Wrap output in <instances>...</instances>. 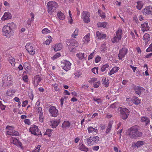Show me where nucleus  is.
Here are the masks:
<instances>
[{"label":"nucleus","mask_w":152,"mask_h":152,"mask_svg":"<svg viewBox=\"0 0 152 152\" xmlns=\"http://www.w3.org/2000/svg\"><path fill=\"white\" fill-rule=\"evenodd\" d=\"M139 127L137 125H135L130 127L128 130V134L132 139H135L142 136V132L139 131Z\"/></svg>","instance_id":"f257e3e1"},{"label":"nucleus","mask_w":152,"mask_h":152,"mask_svg":"<svg viewBox=\"0 0 152 152\" xmlns=\"http://www.w3.org/2000/svg\"><path fill=\"white\" fill-rule=\"evenodd\" d=\"M16 27V26L14 23H7L3 28L2 32L3 35L7 37H10L12 35V30L15 29Z\"/></svg>","instance_id":"f03ea898"},{"label":"nucleus","mask_w":152,"mask_h":152,"mask_svg":"<svg viewBox=\"0 0 152 152\" xmlns=\"http://www.w3.org/2000/svg\"><path fill=\"white\" fill-rule=\"evenodd\" d=\"M48 11L50 15L55 11L58 7V5L55 1H49L47 3Z\"/></svg>","instance_id":"7ed1b4c3"},{"label":"nucleus","mask_w":152,"mask_h":152,"mask_svg":"<svg viewBox=\"0 0 152 152\" xmlns=\"http://www.w3.org/2000/svg\"><path fill=\"white\" fill-rule=\"evenodd\" d=\"M68 43L69 44L68 49L70 52L74 51L76 50V48L73 47L74 46L77 47L79 45V44L77 41L75 39H69V41L68 42Z\"/></svg>","instance_id":"20e7f679"},{"label":"nucleus","mask_w":152,"mask_h":152,"mask_svg":"<svg viewBox=\"0 0 152 152\" xmlns=\"http://www.w3.org/2000/svg\"><path fill=\"white\" fill-rule=\"evenodd\" d=\"M12 77L11 75H9L7 77H4L2 81V86L4 87L10 86L12 83Z\"/></svg>","instance_id":"39448f33"},{"label":"nucleus","mask_w":152,"mask_h":152,"mask_svg":"<svg viewBox=\"0 0 152 152\" xmlns=\"http://www.w3.org/2000/svg\"><path fill=\"white\" fill-rule=\"evenodd\" d=\"M120 116L124 120L126 119L129 114V110L126 108H121L120 110Z\"/></svg>","instance_id":"423d86ee"},{"label":"nucleus","mask_w":152,"mask_h":152,"mask_svg":"<svg viewBox=\"0 0 152 152\" xmlns=\"http://www.w3.org/2000/svg\"><path fill=\"white\" fill-rule=\"evenodd\" d=\"M116 35L111 39L113 42L115 43L119 41L121 39L122 34V31L121 29H119L116 32Z\"/></svg>","instance_id":"0eeeda50"},{"label":"nucleus","mask_w":152,"mask_h":152,"mask_svg":"<svg viewBox=\"0 0 152 152\" xmlns=\"http://www.w3.org/2000/svg\"><path fill=\"white\" fill-rule=\"evenodd\" d=\"M81 18L85 23H88L90 21V13L87 11H83L81 14Z\"/></svg>","instance_id":"6e6552de"},{"label":"nucleus","mask_w":152,"mask_h":152,"mask_svg":"<svg viewBox=\"0 0 152 152\" xmlns=\"http://www.w3.org/2000/svg\"><path fill=\"white\" fill-rule=\"evenodd\" d=\"M99 138L98 136L90 137L87 139V142L88 145H91L97 143L99 140Z\"/></svg>","instance_id":"1a4fd4ad"},{"label":"nucleus","mask_w":152,"mask_h":152,"mask_svg":"<svg viewBox=\"0 0 152 152\" xmlns=\"http://www.w3.org/2000/svg\"><path fill=\"white\" fill-rule=\"evenodd\" d=\"M25 48L30 54L33 55L35 53V50L31 43H27L25 46Z\"/></svg>","instance_id":"9d476101"},{"label":"nucleus","mask_w":152,"mask_h":152,"mask_svg":"<svg viewBox=\"0 0 152 152\" xmlns=\"http://www.w3.org/2000/svg\"><path fill=\"white\" fill-rule=\"evenodd\" d=\"M61 64L63 68L66 71H68L71 68L72 64L69 61L67 60H64Z\"/></svg>","instance_id":"9b49d317"},{"label":"nucleus","mask_w":152,"mask_h":152,"mask_svg":"<svg viewBox=\"0 0 152 152\" xmlns=\"http://www.w3.org/2000/svg\"><path fill=\"white\" fill-rule=\"evenodd\" d=\"M48 111L50 115L53 117H56L58 114V110L54 106L50 107Z\"/></svg>","instance_id":"f8f14e48"},{"label":"nucleus","mask_w":152,"mask_h":152,"mask_svg":"<svg viewBox=\"0 0 152 152\" xmlns=\"http://www.w3.org/2000/svg\"><path fill=\"white\" fill-rule=\"evenodd\" d=\"M29 130L31 133L34 135H39L40 133L37 126L31 125L29 129Z\"/></svg>","instance_id":"ddd939ff"},{"label":"nucleus","mask_w":152,"mask_h":152,"mask_svg":"<svg viewBox=\"0 0 152 152\" xmlns=\"http://www.w3.org/2000/svg\"><path fill=\"white\" fill-rule=\"evenodd\" d=\"M128 52V49L126 48H123L119 51V53L118 54V58L120 60H122L127 54Z\"/></svg>","instance_id":"4468645a"},{"label":"nucleus","mask_w":152,"mask_h":152,"mask_svg":"<svg viewBox=\"0 0 152 152\" xmlns=\"http://www.w3.org/2000/svg\"><path fill=\"white\" fill-rule=\"evenodd\" d=\"M41 80V78L39 75H36L34 77L33 79V83L35 87H37Z\"/></svg>","instance_id":"2eb2a0df"},{"label":"nucleus","mask_w":152,"mask_h":152,"mask_svg":"<svg viewBox=\"0 0 152 152\" xmlns=\"http://www.w3.org/2000/svg\"><path fill=\"white\" fill-rule=\"evenodd\" d=\"M142 12L144 14L146 15L152 14V7L150 6L145 7L142 10Z\"/></svg>","instance_id":"dca6fc26"},{"label":"nucleus","mask_w":152,"mask_h":152,"mask_svg":"<svg viewBox=\"0 0 152 152\" xmlns=\"http://www.w3.org/2000/svg\"><path fill=\"white\" fill-rule=\"evenodd\" d=\"M140 27L141 30L143 32L149 30L150 28V27L148 25V23L147 22H145L144 23L142 24L141 25Z\"/></svg>","instance_id":"f3484780"},{"label":"nucleus","mask_w":152,"mask_h":152,"mask_svg":"<svg viewBox=\"0 0 152 152\" xmlns=\"http://www.w3.org/2000/svg\"><path fill=\"white\" fill-rule=\"evenodd\" d=\"M76 56L78 57V59L82 61H85L87 57V55L84 53L79 52L77 53L76 55Z\"/></svg>","instance_id":"a211bd4d"},{"label":"nucleus","mask_w":152,"mask_h":152,"mask_svg":"<svg viewBox=\"0 0 152 152\" xmlns=\"http://www.w3.org/2000/svg\"><path fill=\"white\" fill-rule=\"evenodd\" d=\"M96 127L93 128L92 126H89L87 128L88 133L95 134L98 132V130L96 129Z\"/></svg>","instance_id":"6ab92c4d"},{"label":"nucleus","mask_w":152,"mask_h":152,"mask_svg":"<svg viewBox=\"0 0 152 152\" xmlns=\"http://www.w3.org/2000/svg\"><path fill=\"white\" fill-rule=\"evenodd\" d=\"M90 34L89 33H88L82 39L83 42V44H87L90 41Z\"/></svg>","instance_id":"aec40b11"},{"label":"nucleus","mask_w":152,"mask_h":152,"mask_svg":"<svg viewBox=\"0 0 152 152\" xmlns=\"http://www.w3.org/2000/svg\"><path fill=\"white\" fill-rule=\"evenodd\" d=\"M12 18V15L10 13L8 12H5L4 15L2 17L1 19L3 20H5L11 19Z\"/></svg>","instance_id":"412c9836"},{"label":"nucleus","mask_w":152,"mask_h":152,"mask_svg":"<svg viewBox=\"0 0 152 152\" xmlns=\"http://www.w3.org/2000/svg\"><path fill=\"white\" fill-rule=\"evenodd\" d=\"M134 90L137 94L140 95L141 92L144 91L145 89L141 87L137 86L134 88Z\"/></svg>","instance_id":"4be33fe9"},{"label":"nucleus","mask_w":152,"mask_h":152,"mask_svg":"<svg viewBox=\"0 0 152 152\" xmlns=\"http://www.w3.org/2000/svg\"><path fill=\"white\" fill-rule=\"evenodd\" d=\"M70 123L68 121H64L62 123L61 127L64 130L67 129L70 126Z\"/></svg>","instance_id":"5701e85b"},{"label":"nucleus","mask_w":152,"mask_h":152,"mask_svg":"<svg viewBox=\"0 0 152 152\" xmlns=\"http://www.w3.org/2000/svg\"><path fill=\"white\" fill-rule=\"evenodd\" d=\"M96 35L98 39H104L106 37V34H103L100 32L99 31H98L96 32Z\"/></svg>","instance_id":"b1692460"},{"label":"nucleus","mask_w":152,"mask_h":152,"mask_svg":"<svg viewBox=\"0 0 152 152\" xmlns=\"http://www.w3.org/2000/svg\"><path fill=\"white\" fill-rule=\"evenodd\" d=\"M102 84L103 86L106 87L108 86L109 84V81L108 78H106L105 77H103L102 78Z\"/></svg>","instance_id":"393cba45"},{"label":"nucleus","mask_w":152,"mask_h":152,"mask_svg":"<svg viewBox=\"0 0 152 152\" xmlns=\"http://www.w3.org/2000/svg\"><path fill=\"white\" fill-rule=\"evenodd\" d=\"M133 103L136 105H138L140 103L141 100L136 96H134L132 100Z\"/></svg>","instance_id":"a878e982"},{"label":"nucleus","mask_w":152,"mask_h":152,"mask_svg":"<svg viewBox=\"0 0 152 152\" xmlns=\"http://www.w3.org/2000/svg\"><path fill=\"white\" fill-rule=\"evenodd\" d=\"M23 66L24 69L27 72H28L31 69V66L28 62H26L24 63Z\"/></svg>","instance_id":"bb28decb"},{"label":"nucleus","mask_w":152,"mask_h":152,"mask_svg":"<svg viewBox=\"0 0 152 152\" xmlns=\"http://www.w3.org/2000/svg\"><path fill=\"white\" fill-rule=\"evenodd\" d=\"M141 121L144 123L146 125H147L150 122V120L146 117L143 116L141 118Z\"/></svg>","instance_id":"cd10ccee"},{"label":"nucleus","mask_w":152,"mask_h":152,"mask_svg":"<svg viewBox=\"0 0 152 152\" xmlns=\"http://www.w3.org/2000/svg\"><path fill=\"white\" fill-rule=\"evenodd\" d=\"M57 15L58 18L61 20H63L65 19V15L61 11L58 12Z\"/></svg>","instance_id":"c85d7f7f"},{"label":"nucleus","mask_w":152,"mask_h":152,"mask_svg":"<svg viewBox=\"0 0 152 152\" xmlns=\"http://www.w3.org/2000/svg\"><path fill=\"white\" fill-rule=\"evenodd\" d=\"M15 92V90L9 89L7 91L6 94L8 96L12 97L13 96Z\"/></svg>","instance_id":"c756f323"},{"label":"nucleus","mask_w":152,"mask_h":152,"mask_svg":"<svg viewBox=\"0 0 152 152\" xmlns=\"http://www.w3.org/2000/svg\"><path fill=\"white\" fill-rule=\"evenodd\" d=\"M143 40L145 44H147L150 40V35L147 33H145L143 37Z\"/></svg>","instance_id":"7c9ffc66"},{"label":"nucleus","mask_w":152,"mask_h":152,"mask_svg":"<svg viewBox=\"0 0 152 152\" xmlns=\"http://www.w3.org/2000/svg\"><path fill=\"white\" fill-rule=\"evenodd\" d=\"M119 68L118 67H114L110 71L109 75H111L118 71Z\"/></svg>","instance_id":"2f4dec72"},{"label":"nucleus","mask_w":152,"mask_h":152,"mask_svg":"<svg viewBox=\"0 0 152 152\" xmlns=\"http://www.w3.org/2000/svg\"><path fill=\"white\" fill-rule=\"evenodd\" d=\"M62 48V45L61 43H59L57 45H56L53 47L54 50L55 51H57L61 50Z\"/></svg>","instance_id":"473e14b6"},{"label":"nucleus","mask_w":152,"mask_h":152,"mask_svg":"<svg viewBox=\"0 0 152 152\" xmlns=\"http://www.w3.org/2000/svg\"><path fill=\"white\" fill-rule=\"evenodd\" d=\"M145 144V142L143 141H138L135 144V146L137 148L140 147Z\"/></svg>","instance_id":"72a5a7b5"},{"label":"nucleus","mask_w":152,"mask_h":152,"mask_svg":"<svg viewBox=\"0 0 152 152\" xmlns=\"http://www.w3.org/2000/svg\"><path fill=\"white\" fill-rule=\"evenodd\" d=\"M137 8L139 10H141L143 6V4L141 1H138L137 2Z\"/></svg>","instance_id":"f704fd0d"},{"label":"nucleus","mask_w":152,"mask_h":152,"mask_svg":"<svg viewBox=\"0 0 152 152\" xmlns=\"http://www.w3.org/2000/svg\"><path fill=\"white\" fill-rule=\"evenodd\" d=\"M51 126L52 128H55L58 124L59 122L57 121L53 120L51 121Z\"/></svg>","instance_id":"c9c22d12"},{"label":"nucleus","mask_w":152,"mask_h":152,"mask_svg":"<svg viewBox=\"0 0 152 152\" xmlns=\"http://www.w3.org/2000/svg\"><path fill=\"white\" fill-rule=\"evenodd\" d=\"M47 39L45 41V44L49 45L52 41V38L50 36H48L46 37Z\"/></svg>","instance_id":"e433bc0d"},{"label":"nucleus","mask_w":152,"mask_h":152,"mask_svg":"<svg viewBox=\"0 0 152 152\" xmlns=\"http://www.w3.org/2000/svg\"><path fill=\"white\" fill-rule=\"evenodd\" d=\"M79 149L81 151L85 152H87L88 151V148L83 144H82L80 146Z\"/></svg>","instance_id":"4c0bfd02"},{"label":"nucleus","mask_w":152,"mask_h":152,"mask_svg":"<svg viewBox=\"0 0 152 152\" xmlns=\"http://www.w3.org/2000/svg\"><path fill=\"white\" fill-rule=\"evenodd\" d=\"M9 61L12 66H14L15 63V59L12 56L9 57Z\"/></svg>","instance_id":"58836bf2"},{"label":"nucleus","mask_w":152,"mask_h":152,"mask_svg":"<svg viewBox=\"0 0 152 152\" xmlns=\"http://www.w3.org/2000/svg\"><path fill=\"white\" fill-rule=\"evenodd\" d=\"M18 140L16 138L12 137L10 139V142L15 145L18 143Z\"/></svg>","instance_id":"ea45409f"},{"label":"nucleus","mask_w":152,"mask_h":152,"mask_svg":"<svg viewBox=\"0 0 152 152\" xmlns=\"http://www.w3.org/2000/svg\"><path fill=\"white\" fill-rule=\"evenodd\" d=\"M109 67V65L107 64H106L103 65L101 67V70L102 72H103L107 69H108Z\"/></svg>","instance_id":"a19ab883"},{"label":"nucleus","mask_w":152,"mask_h":152,"mask_svg":"<svg viewBox=\"0 0 152 152\" xmlns=\"http://www.w3.org/2000/svg\"><path fill=\"white\" fill-rule=\"evenodd\" d=\"M107 24V23L106 22H99L97 23V25L99 27H106Z\"/></svg>","instance_id":"79ce46f5"},{"label":"nucleus","mask_w":152,"mask_h":152,"mask_svg":"<svg viewBox=\"0 0 152 152\" xmlns=\"http://www.w3.org/2000/svg\"><path fill=\"white\" fill-rule=\"evenodd\" d=\"M112 126V124L111 122L109 123L107 126V129L106 131V133H108L110 132V131L111 129Z\"/></svg>","instance_id":"37998d69"},{"label":"nucleus","mask_w":152,"mask_h":152,"mask_svg":"<svg viewBox=\"0 0 152 152\" xmlns=\"http://www.w3.org/2000/svg\"><path fill=\"white\" fill-rule=\"evenodd\" d=\"M81 74L82 73L80 71H76L74 73L75 77L76 79L78 78Z\"/></svg>","instance_id":"c03bdc74"},{"label":"nucleus","mask_w":152,"mask_h":152,"mask_svg":"<svg viewBox=\"0 0 152 152\" xmlns=\"http://www.w3.org/2000/svg\"><path fill=\"white\" fill-rule=\"evenodd\" d=\"M94 100L98 104H101L102 102V100L100 98H97L95 97H94L93 98Z\"/></svg>","instance_id":"a18cd8bd"},{"label":"nucleus","mask_w":152,"mask_h":152,"mask_svg":"<svg viewBox=\"0 0 152 152\" xmlns=\"http://www.w3.org/2000/svg\"><path fill=\"white\" fill-rule=\"evenodd\" d=\"M37 113H38L39 115H41L42 114H43L42 109V108L41 107H39L38 108H37Z\"/></svg>","instance_id":"49530a36"},{"label":"nucleus","mask_w":152,"mask_h":152,"mask_svg":"<svg viewBox=\"0 0 152 152\" xmlns=\"http://www.w3.org/2000/svg\"><path fill=\"white\" fill-rule=\"evenodd\" d=\"M78 32L79 29L78 28L76 29L72 35V37L75 38V36L78 35Z\"/></svg>","instance_id":"de8ad7c7"},{"label":"nucleus","mask_w":152,"mask_h":152,"mask_svg":"<svg viewBox=\"0 0 152 152\" xmlns=\"http://www.w3.org/2000/svg\"><path fill=\"white\" fill-rule=\"evenodd\" d=\"M52 131H53L52 130L49 129H47L45 132L44 135H48V137H50L51 136V134Z\"/></svg>","instance_id":"09e8293b"},{"label":"nucleus","mask_w":152,"mask_h":152,"mask_svg":"<svg viewBox=\"0 0 152 152\" xmlns=\"http://www.w3.org/2000/svg\"><path fill=\"white\" fill-rule=\"evenodd\" d=\"M50 31L47 28H45L43 29L42 31V33L45 34H47L50 33Z\"/></svg>","instance_id":"8fccbe9b"},{"label":"nucleus","mask_w":152,"mask_h":152,"mask_svg":"<svg viewBox=\"0 0 152 152\" xmlns=\"http://www.w3.org/2000/svg\"><path fill=\"white\" fill-rule=\"evenodd\" d=\"M101 51L102 52H104L106 50V45L105 44H103L102 45L101 47Z\"/></svg>","instance_id":"3c124183"},{"label":"nucleus","mask_w":152,"mask_h":152,"mask_svg":"<svg viewBox=\"0 0 152 152\" xmlns=\"http://www.w3.org/2000/svg\"><path fill=\"white\" fill-rule=\"evenodd\" d=\"M98 67H94L92 69V72L93 73H94L95 74H98Z\"/></svg>","instance_id":"603ef678"},{"label":"nucleus","mask_w":152,"mask_h":152,"mask_svg":"<svg viewBox=\"0 0 152 152\" xmlns=\"http://www.w3.org/2000/svg\"><path fill=\"white\" fill-rule=\"evenodd\" d=\"M98 12L100 15V16L102 17V18H105V15L104 12H102L99 10H98Z\"/></svg>","instance_id":"864d4df0"},{"label":"nucleus","mask_w":152,"mask_h":152,"mask_svg":"<svg viewBox=\"0 0 152 152\" xmlns=\"http://www.w3.org/2000/svg\"><path fill=\"white\" fill-rule=\"evenodd\" d=\"M100 84V81H98L96 82L94 84V88H98Z\"/></svg>","instance_id":"5fc2aeb1"},{"label":"nucleus","mask_w":152,"mask_h":152,"mask_svg":"<svg viewBox=\"0 0 152 152\" xmlns=\"http://www.w3.org/2000/svg\"><path fill=\"white\" fill-rule=\"evenodd\" d=\"M143 67L145 68V75L146 76H148L149 74L148 72V66H147V65L145 64L143 66Z\"/></svg>","instance_id":"6e6d98bb"},{"label":"nucleus","mask_w":152,"mask_h":152,"mask_svg":"<svg viewBox=\"0 0 152 152\" xmlns=\"http://www.w3.org/2000/svg\"><path fill=\"white\" fill-rule=\"evenodd\" d=\"M10 135L15 136H18L19 135V133L18 132L13 130V132H12V134H11Z\"/></svg>","instance_id":"4d7b16f0"},{"label":"nucleus","mask_w":152,"mask_h":152,"mask_svg":"<svg viewBox=\"0 0 152 152\" xmlns=\"http://www.w3.org/2000/svg\"><path fill=\"white\" fill-rule=\"evenodd\" d=\"M61 56L60 54L58 53H57L56 54L54 55L53 57H52V59L54 60L55 59L58 58L59 57H60Z\"/></svg>","instance_id":"13d9d810"},{"label":"nucleus","mask_w":152,"mask_h":152,"mask_svg":"<svg viewBox=\"0 0 152 152\" xmlns=\"http://www.w3.org/2000/svg\"><path fill=\"white\" fill-rule=\"evenodd\" d=\"M40 147L41 146L40 145H38L36 148L32 151V152H39L40 150Z\"/></svg>","instance_id":"bf43d9fd"},{"label":"nucleus","mask_w":152,"mask_h":152,"mask_svg":"<svg viewBox=\"0 0 152 152\" xmlns=\"http://www.w3.org/2000/svg\"><path fill=\"white\" fill-rule=\"evenodd\" d=\"M147 52L152 51V43L149 45L148 48L146 49Z\"/></svg>","instance_id":"052dcab7"},{"label":"nucleus","mask_w":152,"mask_h":152,"mask_svg":"<svg viewBox=\"0 0 152 152\" xmlns=\"http://www.w3.org/2000/svg\"><path fill=\"white\" fill-rule=\"evenodd\" d=\"M39 121L40 122H42L44 120L43 114L39 115Z\"/></svg>","instance_id":"680f3d73"},{"label":"nucleus","mask_w":152,"mask_h":152,"mask_svg":"<svg viewBox=\"0 0 152 152\" xmlns=\"http://www.w3.org/2000/svg\"><path fill=\"white\" fill-rule=\"evenodd\" d=\"M97 78L96 77L92 78L91 80L89 81V82L91 83H94L97 80Z\"/></svg>","instance_id":"e2e57ef3"},{"label":"nucleus","mask_w":152,"mask_h":152,"mask_svg":"<svg viewBox=\"0 0 152 152\" xmlns=\"http://www.w3.org/2000/svg\"><path fill=\"white\" fill-rule=\"evenodd\" d=\"M101 60V57L100 56H97L95 58V62L98 63Z\"/></svg>","instance_id":"0e129e2a"},{"label":"nucleus","mask_w":152,"mask_h":152,"mask_svg":"<svg viewBox=\"0 0 152 152\" xmlns=\"http://www.w3.org/2000/svg\"><path fill=\"white\" fill-rule=\"evenodd\" d=\"M24 122L25 124L30 125L31 124L30 120L28 119H26L24 120Z\"/></svg>","instance_id":"69168bd1"},{"label":"nucleus","mask_w":152,"mask_h":152,"mask_svg":"<svg viewBox=\"0 0 152 152\" xmlns=\"http://www.w3.org/2000/svg\"><path fill=\"white\" fill-rule=\"evenodd\" d=\"M117 103L116 102H115L110 106V107L112 108H115L117 107Z\"/></svg>","instance_id":"338daca9"},{"label":"nucleus","mask_w":152,"mask_h":152,"mask_svg":"<svg viewBox=\"0 0 152 152\" xmlns=\"http://www.w3.org/2000/svg\"><path fill=\"white\" fill-rule=\"evenodd\" d=\"M22 79L25 82L28 81V77L27 75H25L23 76L22 77Z\"/></svg>","instance_id":"774afa93"}]
</instances>
